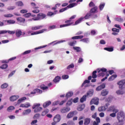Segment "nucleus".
<instances>
[{
  "instance_id": "obj_49",
  "label": "nucleus",
  "mask_w": 125,
  "mask_h": 125,
  "mask_svg": "<svg viewBox=\"0 0 125 125\" xmlns=\"http://www.w3.org/2000/svg\"><path fill=\"white\" fill-rule=\"evenodd\" d=\"M48 112H49V110L47 109H45L42 112V116H45L46 114H48Z\"/></svg>"
},
{
  "instance_id": "obj_53",
  "label": "nucleus",
  "mask_w": 125,
  "mask_h": 125,
  "mask_svg": "<svg viewBox=\"0 0 125 125\" xmlns=\"http://www.w3.org/2000/svg\"><path fill=\"white\" fill-rule=\"evenodd\" d=\"M47 46V45H43V46H40L39 47L35 48V50H37L38 49H42V48H44V47H46Z\"/></svg>"
},
{
  "instance_id": "obj_26",
  "label": "nucleus",
  "mask_w": 125,
  "mask_h": 125,
  "mask_svg": "<svg viewBox=\"0 0 125 125\" xmlns=\"http://www.w3.org/2000/svg\"><path fill=\"white\" fill-rule=\"evenodd\" d=\"M108 93L109 91L107 90L106 89H104L102 91L101 95H102V96H106V95H108Z\"/></svg>"
},
{
  "instance_id": "obj_33",
  "label": "nucleus",
  "mask_w": 125,
  "mask_h": 125,
  "mask_svg": "<svg viewBox=\"0 0 125 125\" xmlns=\"http://www.w3.org/2000/svg\"><path fill=\"white\" fill-rule=\"evenodd\" d=\"M73 94H74L73 92H68V93H66L65 97L67 99H68V98H70V97L73 96Z\"/></svg>"
},
{
  "instance_id": "obj_5",
  "label": "nucleus",
  "mask_w": 125,
  "mask_h": 125,
  "mask_svg": "<svg viewBox=\"0 0 125 125\" xmlns=\"http://www.w3.org/2000/svg\"><path fill=\"white\" fill-rule=\"evenodd\" d=\"M46 16L42 13H39L37 15V17L33 18L32 19L33 21H37L38 20H42V19H44L45 18Z\"/></svg>"
},
{
  "instance_id": "obj_50",
  "label": "nucleus",
  "mask_w": 125,
  "mask_h": 125,
  "mask_svg": "<svg viewBox=\"0 0 125 125\" xmlns=\"http://www.w3.org/2000/svg\"><path fill=\"white\" fill-rule=\"evenodd\" d=\"M113 125H124V122H115L113 123Z\"/></svg>"
},
{
  "instance_id": "obj_41",
  "label": "nucleus",
  "mask_w": 125,
  "mask_h": 125,
  "mask_svg": "<svg viewBox=\"0 0 125 125\" xmlns=\"http://www.w3.org/2000/svg\"><path fill=\"white\" fill-rule=\"evenodd\" d=\"M72 25V23H66L64 24H61L60 25V28H64V27H68V26H71Z\"/></svg>"
},
{
  "instance_id": "obj_59",
  "label": "nucleus",
  "mask_w": 125,
  "mask_h": 125,
  "mask_svg": "<svg viewBox=\"0 0 125 125\" xmlns=\"http://www.w3.org/2000/svg\"><path fill=\"white\" fill-rule=\"evenodd\" d=\"M40 87L41 89H42L43 90H45V89H47L48 88V87L44 86V85H41Z\"/></svg>"
},
{
  "instance_id": "obj_10",
  "label": "nucleus",
  "mask_w": 125,
  "mask_h": 125,
  "mask_svg": "<svg viewBox=\"0 0 125 125\" xmlns=\"http://www.w3.org/2000/svg\"><path fill=\"white\" fill-rule=\"evenodd\" d=\"M66 42V40H61L60 41H58L56 42V41H53L51 42V43H49V45L50 44H53V45H56V44H59V43H62V42Z\"/></svg>"
},
{
  "instance_id": "obj_34",
  "label": "nucleus",
  "mask_w": 125,
  "mask_h": 125,
  "mask_svg": "<svg viewBox=\"0 0 125 125\" xmlns=\"http://www.w3.org/2000/svg\"><path fill=\"white\" fill-rule=\"evenodd\" d=\"M114 20L115 21H118V22H124V19H123L121 16L115 18Z\"/></svg>"
},
{
  "instance_id": "obj_18",
  "label": "nucleus",
  "mask_w": 125,
  "mask_h": 125,
  "mask_svg": "<svg viewBox=\"0 0 125 125\" xmlns=\"http://www.w3.org/2000/svg\"><path fill=\"white\" fill-rule=\"evenodd\" d=\"M90 122H91V119L89 118H86L84 120V125H88L90 124Z\"/></svg>"
},
{
  "instance_id": "obj_13",
  "label": "nucleus",
  "mask_w": 125,
  "mask_h": 125,
  "mask_svg": "<svg viewBox=\"0 0 125 125\" xmlns=\"http://www.w3.org/2000/svg\"><path fill=\"white\" fill-rule=\"evenodd\" d=\"M20 107L21 108H29V107H31V104L30 103H26V104H21Z\"/></svg>"
},
{
  "instance_id": "obj_55",
  "label": "nucleus",
  "mask_w": 125,
  "mask_h": 125,
  "mask_svg": "<svg viewBox=\"0 0 125 125\" xmlns=\"http://www.w3.org/2000/svg\"><path fill=\"white\" fill-rule=\"evenodd\" d=\"M112 32H115V33H120V29H117L116 28H113L112 29Z\"/></svg>"
},
{
  "instance_id": "obj_38",
  "label": "nucleus",
  "mask_w": 125,
  "mask_h": 125,
  "mask_svg": "<svg viewBox=\"0 0 125 125\" xmlns=\"http://www.w3.org/2000/svg\"><path fill=\"white\" fill-rule=\"evenodd\" d=\"M116 78H117V75L114 74L112 75L110 77H109V78L108 79V81L109 82H112V81H114V80H115Z\"/></svg>"
},
{
  "instance_id": "obj_40",
  "label": "nucleus",
  "mask_w": 125,
  "mask_h": 125,
  "mask_svg": "<svg viewBox=\"0 0 125 125\" xmlns=\"http://www.w3.org/2000/svg\"><path fill=\"white\" fill-rule=\"evenodd\" d=\"M97 73V70H95L93 72L92 76V78L93 79H96V78H97V75L96 74Z\"/></svg>"
},
{
  "instance_id": "obj_25",
  "label": "nucleus",
  "mask_w": 125,
  "mask_h": 125,
  "mask_svg": "<svg viewBox=\"0 0 125 125\" xmlns=\"http://www.w3.org/2000/svg\"><path fill=\"white\" fill-rule=\"evenodd\" d=\"M90 104L91 105H92V104H94L95 105H98V104H99V102L98 101H96L95 99H93L90 101Z\"/></svg>"
},
{
  "instance_id": "obj_64",
  "label": "nucleus",
  "mask_w": 125,
  "mask_h": 125,
  "mask_svg": "<svg viewBox=\"0 0 125 125\" xmlns=\"http://www.w3.org/2000/svg\"><path fill=\"white\" fill-rule=\"evenodd\" d=\"M104 6H105V4H101L99 6V8L100 10H102L103 8H104Z\"/></svg>"
},
{
  "instance_id": "obj_63",
  "label": "nucleus",
  "mask_w": 125,
  "mask_h": 125,
  "mask_svg": "<svg viewBox=\"0 0 125 125\" xmlns=\"http://www.w3.org/2000/svg\"><path fill=\"white\" fill-rule=\"evenodd\" d=\"M20 12L22 14H24L25 13H27V12H28V10L26 9H22L21 10Z\"/></svg>"
},
{
  "instance_id": "obj_30",
  "label": "nucleus",
  "mask_w": 125,
  "mask_h": 125,
  "mask_svg": "<svg viewBox=\"0 0 125 125\" xmlns=\"http://www.w3.org/2000/svg\"><path fill=\"white\" fill-rule=\"evenodd\" d=\"M107 109V107H105L104 106H101L99 107L98 111L99 112H104L106 111Z\"/></svg>"
},
{
  "instance_id": "obj_45",
  "label": "nucleus",
  "mask_w": 125,
  "mask_h": 125,
  "mask_svg": "<svg viewBox=\"0 0 125 125\" xmlns=\"http://www.w3.org/2000/svg\"><path fill=\"white\" fill-rule=\"evenodd\" d=\"M14 15L11 14H4V17H6V18H10L11 17H13Z\"/></svg>"
},
{
  "instance_id": "obj_16",
  "label": "nucleus",
  "mask_w": 125,
  "mask_h": 125,
  "mask_svg": "<svg viewBox=\"0 0 125 125\" xmlns=\"http://www.w3.org/2000/svg\"><path fill=\"white\" fill-rule=\"evenodd\" d=\"M71 110V108L69 107H63L62 109L61 110V113H67L69 112Z\"/></svg>"
},
{
  "instance_id": "obj_15",
  "label": "nucleus",
  "mask_w": 125,
  "mask_h": 125,
  "mask_svg": "<svg viewBox=\"0 0 125 125\" xmlns=\"http://www.w3.org/2000/svg\"><path fill=\"white\" fill-rule=\"evenodd\" d=\"M44 31H45V29H42L39 31H36L34 32H32L31 33V36H34V35H39V34H42V33H43V32H44Z\"/></svg>"
},
{
  "instance_id": "obj_12",
  "label": "nucleus",
  "mask_w": 125,
  "mask_h": 125,
  "mask_svg": "<svg viewBox=\"0 0 125 125\" xmlns=\"http://www.w3.org/2000/svg\"><path fill=\"white\" fill-rule=\"evenodd\" d=\"M105 87H106V84L105 83H103L102 85L98 86L96 88V90L97 91H100V90H102V89L105 88Z\"/></svg>"
},
{
  "instance_id": "obj_27",
  "label": "nucleus",
  "mask_w": 125,
  "mask_h": 125,
  "mask_svg": "<svg viewBox=\"0 0 125 125\" xmlns=\"http://www.w3.org/2000/svg\"><path fill=\"white\" fill-rule=\"evenodd\" d=\"M97 71L99 74H98V77H104V76H105V73L102 71H101L99 69H97Z\"/></svg>"
},
{
  "instance_id": "obj_54",
  "label": "nucleus",
  "mask_w": 125,
  "mask_h": 125,
  "mask_svg": "<svg viewBox=\"0 0 125 125\" xmlns=\"http://www.w3.org/2000/svg\"><path fill=\"white\" fill-rule=\"evenodd\" d=\"M15 6H9L7 7V10H13L14 9H15Z\"/></svg>"
},
{
  "instance_id": "obj_43",
  "label": "nucleus",
  "mask_w": 125,
  "mask_h": 125,
  "mask_svg": "<svg viewBox=\"0 0 125 125\" xmlns=\"http://www.w3.org/2000/svg\"><path fill=\"white\" fill-rule=\"evenodd\" d=\"M7 23L9 24V25H11L12 24H15V21L13 20H10L7 21Z\"/></svg>"
},
{
  "instance_id": "obj_48",
  "label": "nucleus",
  "mask_w": 125,
  "mask_h": 125,
  "mask_svg": "<svg viewBox=\"0 0 125 125\" xmlns=\"http://www.w3.org/2000/svg\"><path fill=\"white\" fill-rule=\"evenodd\" d=\"M75 67V65L73 63L69 64L66 68L67 70H70V69H73Z\"/></svg>"
},
{
  "instance_id": "obj_28",
  "label": "nucleus",
  "mask_w": 125,
  "mask_h": 125,
  "mask_svg": "<svg viewBox=\"0 0 125 125\" xmlns=\"http://www.w3.org/2000/svg\"><path fill=\"white\" fill-rule=\"evenodd\" d=\"M83 36L80 35V36H74L71 38L72 40H82V39H83Z\"/></svg>"
},
{
  "instance_id": "obj_31",
  "label": "nucleus",
  "mask_w": 125,
  "mask_h": 125,
  "mask_svg": "<svg viewBox=\"0 0 125 125\" xmlns=\"http://www.w3.org/2000/svg\"><path fill=\"white\" fill-rule=\"evenodd\" d=\"M17 20L19 23H25V21H26L25 19L22 18H17Z\"/></svg>"
},
{
  "instance_id": "obj_57",
  "label": "nucleus",
  "mask_w": 125,
  "mask_h": 125,
  "mask_svg": "<svg viewBox=\"0 0 125 125\" xmlns=\"http://www.w3.org/2000/svg\"><path fill=\"white\" fill-rule=\"evenodd\" d=\"M84 107H85L84 104H83L82 105H81V107H78V108H77V109H78L79 111H83V109H84Z\"/></svg>"
},
{
  "instance_id": "obj_1",
  "label": "nucleus",
  "mask_w": 125,
  "mask_h": 125,
  "mask_svg": "<svg viewBox=\"0 0 125 125\" xmlns=\"http://www.w3.org/2000/svg\"><path fill=\"white\" fill-rule=\"evenodd\" d=\"M6 33H8L10 35H14L16 34V36L17 38H20L22 35V31L20 29H17L15 31H10V30H0V35H2V34H6Z\"/></svg>"
},
{
  "instance_id": "obj_19",
  "label": "nucleus",
  "mask_w": 125,
  "mask_h": 125,
  "mask_svg": "<svg viewBox=\"0 0 125 125\" xmlns=\"http://www.w3.org/2000/svg\"><path fill=\"white\" fill-rule=\"evenodd\" d=\"M109 110L113 112L115 114H117L118 112H119V110L118 109L115 108V107L113 106H111L109 108Z\"/></svg>"
},
{
  "instance_id": "obj_35",
  "label": "nucleus",
  "mask_w": 125,
  "mask_h": 125,
  "mask_svg": "<svg viewBox=\"0 0 125 125\" xmlns=\"http://www.w3.org/2000/svg\"><path fill=\"white\" fill-rule=\"evenodd\" d=\"M104 50H106V51H109V52H112V51H114V47H105L104 48Z\"/></svg>"
},
{
  "instance_id": "obj_9",
  "label": "nucleus",
  "mask_w": 125,
  "mask_h": 125,
  "mask_svg": "<svg viewBox=\"0 0 125 125\" xmlns=\"http://www.w3.org/2000/svg\"><path fill=\"white\" fill-rule=\"evenodd\" d=\"M97 9H98L97 6L93 7L90 9L89 13H90V14H92V15H96V14H95L94 13H96V12H97Z\"/></svg>"
},
{
  "instance_id": "obj_44",
  "label": "nucleus",
  "mask_w": 125,
  "mask_h": 125,
  "mask_svg": "<svg viewBox=\"0 0 125 125\" xmlns=\"http://www.w3.org/2000/svg\"><path fill=\"white\" fill-rule=\"evenodd\" d=\"M68 44L70 46H74L75 44H77V41L74 40L73 42H69Z\"/></svg>"
},
{
  "instance_id": "obj_14",
  "label": "nucleus",
  "mask_w": 125,
  "mask_h": 125,
  "mask_svg": "<svg viewBox=\"0 0 125 125\" xmlns=\"http://www.w3.org/2000/svg\"><path fill=\"white\" fill-rule=\"evenodd\" d=\"M18 98H19V95L12 96L10 97V101H11V102H13L14 101H16V100H17Z\"/></svg>"
},
{
  "instance_id": "obj_22",
  "label": "nucleus",
  "mask_w": 125,
  "mask_h": 125,
  "mask_svg": "<svg viewBox=\"0 0 125 125\" xmlns=\"http://www.w3.org/2000/svg\"><path fill=\"white\" fill-rule=\"evenodd\" d=\"M16 59V57H14L13 58H11L8 60H2V63H8L9 61H13V60H15Z\"/></svg>"
},
{
  "instance_id": "obj_2",
  "label": "nucleus",
  "mask_w": 125,
  "mask_h": 125,
  "mask_svg": "<svg viewBox=\"0 0 125 125\" xmlns=\"http://www.w3.org/2000/svg\"><path fill=\"white\" fill-rule=\"evenodd\" d=\"M97 15H92L90 13H87L84 17H81L75 21V25L80 24L83 19H88L89 18H97Z\"/></svg>"
},
{
  "instance_id": "obj_47",
  "label": "nucleus",
  "mask_w": 125,
  "mask_h": 125,
  "mask_svg": "<svg viewBox=\"0 0 125 125\" xmlns=\"http://www.w3.org/2000/svg\"><path fill=\"white\" fill-rule=\"evenodd\" d=\"M73 103V99H70L66 103V106H70Z\"/></svg>"
},
{
  "instance_id": "obj_62",
  "label": "nucleus",
  "mask_w": 125,
  "mask_h": 125,
  "mask_svg": "<svg viewBox=\"0 0 125 125\" xmlns=\"http://www.w3.org/2000/svg\"><path fill=\"white\" fill-rule=\"evenodd\" d=\"M62 80H67V79H69V75H64L62 76Z\"/></svg>"
},
{
  "instance_id": "obj_7",
  "label": "nucleus",
  "mask_w": 125,
  "mask_h": 125,
  "mask_svg": "<svg viewBox=\"0 0 125 125\" xmlns=\"http://www.w3.org/2000/svg\"><path fill=\"white\" fill-rule=\"evenodd\" d=\"M120 89H125V80H122L117 83Z\"/></svg>"
},
{
  "instance_id": "obj_32",
  "label": "nucleus",
  "mask_w": 125,
  "mask_h": 125,
  "mask_svg": "<svg viewBox=\"0 0 125 125\" xmlns=\"http://www.w3.org/2000/svg\"><path fill=\"white\" fill-rule=\"evenodd\" d=\"M15 107L11 105V106H9L7 108V112H9V113H10V112H12V111H13V110H15Z\"/></svg>"
},
{
  "instance_id": "obj_61",
  "label": "nucleus",
  "mask_w": 125,
  "mask_h": 125,
  "mask_svg": "<svg viewBox=\"0 0 125 125\" xmlns=\"http://www.w3.org/2000/svg\"><path fill=\"white\" fill-rule=\"evenodd\" d=\"M90 83L89 80H86L83 82V83H82V86H83L85 83Z\"/></svg>"
},
{
  "instance_id": "obj_24",
  "label": "nucleus",
  "mask_w": 125,
  "mask_h": 125,
  "mask_svg": "<svg viewBox=\"0 0 125 125\" xmlns=\"http://www.w3.org/2000/svg\"><path fill=\"white\" fill-rule=\"evenodd\" d=\"M74 50H76V52L78 53L82 52V48L78 46H74L73 47Z\"/></svg>"
},
{
  "instance_id": "obj_23",
  "label": "nucleus",
  "mask_w": 125,
  "mask_h": 125,
  "mask_svg": "<svg viewBox=\"0 0 125 125\" xmlns=\"http://www.w3.org/2000/svg\"><path fill=\"white\" fill-rule=\"evenodd\" d=\"M43 26L42 25H38L36 26H33L31 28L32 31H35L36 30H40V29H42Z\"/></svg>"
},
{
  "instance_id": "obj_4",
  "label": "nucleus",
  "mask_w": 125,
  "mask_h": 125,
  "mask_svg": "<svg viewBox=\"0 0 125 125\" xmlns=\"http://www.w3.org/2000/svg\"><path fill=\"white\" fill-rule=\"evenodd\" d=\"M41 106L40 104H34L32 107V109H34V113H38V112H41L42 110V107H40Z\"/></svg>"
},
{
  "instance_id": "obj_6",
  "label": "nucleus",
  "mask_w": 125,
  "mask_h": 125,
  "mask_svg": "<svg viewBox=\"0 0 125 125\" xmlns=\"http://www.w3.org/2000/svg\"><path fill=\"white\" fill-rule=\"evenodd\" d=\"M77 5V3H70L67 7L61 9L60 10V12H64V11H66V10H67V9H68V8H72V7H74V6H76Z\"/></svg>"
},
{
  "instance_id": "obj_11",
  "label": "nucleus",
  "mask_w": 125,
  "mask_h": 125,
  "mask_svg": "<svg viewBox=\"0 0 125 125\" xmlns=\"http://www.w3.org/2000/svg\"><path fill=\"white\" fill-rule=\"evenodd\" d=\"M61 121V116L59 114L56 115L54 118L55 123H59Z\"/></svg>"
},
{
  "instance_id": "obj_17",
  "label": "nucleus",
  "mask_w": 125,
  "mask_h": 125,
  "mask_svg": "<svg viewBox=\"0 0 125 125\" xmlns=\"http://www.w3.org/2000/svg\"><path fill=\"white\" fill-rule=\"evenodd\" d=\"M31 112H32V110L30 109H28L24 110L22 114L23 116H27V115H29Z\"/></svg>"
},
{
  "instance_id": "obj_20",
  "label": "nucleus",
  "mask_w": 125,
  "mask_h": 125,
  "mask_svg": "<svg viewBox=\"0 0 125 125\" xmlns=\"http://www.w3.org/2000/svg\"><path fill=\"white\" fill-rule=\"evenodd\" d=\"M93 93H94V90L93 89H90L87 92V96H92V95H93Z\"/></svg>"
},
{
  "instance_id": "obj_36",
  "label": "nucleus",
  "mask_w": 125,
  "mask_h": 125,
  "mask_svg": "<svg viewBox=\"0 0 125 125\" xmlns=\"http://www.w3.org/2000/svg\"><path fill=\"white\" fill-rule=\"evenodd\" d=\"M84 101H86V95H84L80 99L81 103H83Z\"/></svg>"
},
{
  "instance_id": "obj_46",
  "label": "nucleus",
  "mask_w": 125,
  "mask_h": 125,
  "mask_svg": "<svg viewBox=\"0 0 125 125\" xmlns=\"http://www.w3.org/2000/svg\"><path fill=\"white\" fill-rule=\"evenodd\" d=\"M7 67H8V65H7V63H5L0 66V68L2 69L3 70H4V69H6V68H7Z\"/></svg>"
},
{
  "instance_id": "obj_56",
  "label": "nucleus",
  "mask_w": 125,
  "mask_h": 125,
  "mask_svg": "<svg viewBox=\"0 0 125 125\" xmlns=\"http://www.w3.org/2000/svg\"><path fill=\"white\" fill-rule=\"evenodd\" d=\"M29 53H31V50L25 51L21 54L22 55H26V54H29Z\"/></svg>"
},
{
  "instance_id": "obj_21",
  "label": "nucleus",
  "mask_w": 125,
  "mask_h": 125,
  "mask_svg": "<svg viewBox=\"0 0 125 125\" xmlns=\"http://www.w3.org/2000/svg\"><path fill=\"white\" fill-rule=\"evenodd\" d=\"M23 16L25 18H28V17H30V16H32V17H35V16H36V15L32 14L31 13H27L23 15Z\"/></svg>"
},
{
  "instance_id": "obj_51",
  "label": "nucleus",
  "mask_w": 125,
  "mask_h": 125,
  "mask_svg": "<svg viewBox=\"0 0 125 125\" xmlns=\"http://www.w3.org/2000/svg\"><path fill=\"white\" fill-rule=\"evenodd\" d=\"M16 4L18 6H23V5H24L22 1H18L16 3Z\"/></svg>"
},
{
  "instance_id": "obj_52",
  "label": "nucleus",
  "mask_w": 125,
  "mask_h": 125,
  "mask_svg": "<svg viewBox=\"0 0 125 125\" xmlns=\"http://www.w3.org/2000/svg\"><path fill=\"white\" fill-rule=\"evenodd\" d=\"M16 71L15 70H14L13 71H12L8 75V79H10V78H11V77H12L13 76V75H14V74H15V72Z\"/></svg>"
},
{
  "instance_id": "obj_8",
  "label": "nucleus",
  "mask_w": 125,
  "mask_h": 125,
  "mask_svg": "<svg viewBox=\"0 0 125 125\" xmlns=\"http://www.w3.org/2000/svg\"><path fill=\"white\" fill-rule=\"evenodd\" d=\"M77 114H78V111L77 110L71 111L67 114L66 118L67 119H71V118H73L74 116H76Z\"/></svg>"
},
{
  "instance_id": "obj_60",
  "label": "nucleus",
  "mask_w": 125,
  "mask_h": 125,
  "mask_svg": "<svg viewBox=\"0 0 125 125\" xmlns=\"http://www.w3.org/2000/svg\"><path fill=\"white\" fill-rule=\"evenodd\" d=\"M116 93L118 95H121V94L122 95V94H124V91L119 90L116 91Z\"/></svg>"
},
{
  "instance_id": "obj_58",
  "label": "nucleus",
  "mask_w": 125,
  "mask_h": 125,
  "mask_svg": "<svg viewBox=\"0 0 125 125\" xmlns=\"http://www.w3.org/2000/svg\"><path fill=\"white\" fill-rule=\"evenodd\" d=\"M40 87L41 89H42L43 90H45V89H47L48 88V87L44 86V85H41Z\"/></svg>"
},
{
  "instance_id": "obj_42",
  "label": "nucleus",
  "mask_w": 125,
  "mask_h": 125,
  "mask_svg": "<svg viewBox=\"0 0 125 125\" xmlns=\"http://www.w3.org/2000/svg\"><path fill=\"white\" fill-rule=\"evenodd\" d=\"M8 87V84L7 83H4L0 86V88L2 89L6 88Z\"/></svg>"
},
{
  "instance_id": "obj_3",
  "label": "nucleus",
  "mask_w": 125,
  "mask_h": 125,
  "mask_svg": "<svg viewBox=\"0 0 125 125\" xmlns=\"http://www.w3.org/2000/svg\"><path fill=\"white\" fill-rule=\"evenodd\" d=\"M125 113L122 111H121L118 112L117 114V119L118 120V122L124 123L125 122Z\"/></svg>"
},
{
  "instance_id": "obj_37",
  "label": "nucleus",
  "mask_w": 125,
  "mask_h": 125,
  "mask_svg": "<svg viewBox=\"0 0 125 125\" xmlns=\"http://www.w3.org/2000/svg\"><path fill=\"white\" fill-rule=\"evenodd\" d=\"M60 80H61V77H60L59 76H57L53 80V82L54 83H59V82H60Z\"/></svg>"
},
{
  "instance_id": "obj_29",
  "label": "nucleus",
  "mask_w": 125,
  "mask_h": 125,
  "mask_svg": "<svg viewBox=\"0 0 125 125\" xmlns=\"http://www.w3.org/2000/svg\"><path fill=\"white\" fill-rule=\"evenodd\" d=\"M51 104V102L50 101H47L43 104V108H46V107H48Z\"/></svg>"
},
{
  "instance_id": "obj_39",
  "label": "nucleus",
  "mask_w": 125,
  "mask_h": 125,
  "mask_svg": "<svg viewBox=\"0 0 125 125\" xmlns=\"http://www.w3.org/2000/svg\"><path fill=\"white\" fill-rule=\"evenodd\" d=\"M80 42H85L86 43H89V39L88 38H84L80 40Z\"/></svg>"
}]
</instances>
